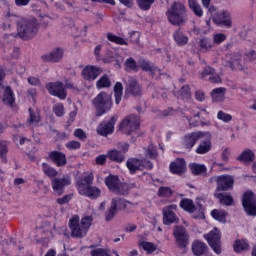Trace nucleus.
<instances>
[{
    "label": "nucleus",
    "instance_id": "obj_1",
    "mask_svg": "<svg viewBox=\"0 0 256 256\" xmlns=\"http://www.w3.org/2000/svg\"><path fill=\"white\" fill-rule=\"evenodd\" d=\"M166 16L169 23L176 27H182V25H185L189 21L187 8L181 2H173L166 11Z\"/></svg>",
    "mask_w": 256,
    "mask_h": 256
},
{
    "label": "nucleus",
    "instance_id": "obj_2",
    "mask_svg": "<svg viewBox=\"0 0 256 256\" xmlns=\"http://www.w3.org/2000/svg\"><path fill=\"white\" fill-rule=\"evenodd\" d=\"M93 179V173H90L77 181L76 187L80 195L89 197V199H98V197H101V190L96 186H91Z\"/></svg>",
    "mask_w": 256,
    "mask_h": 256
},
{
    "label": "nucleus",
    "instance_id": "obj_3",
    "mask_svg": "<svg viewBox=\"0 0 256 256\" xmlns=\"http://www.w3.org/2000/svg\"><path fill=\"white\" fill-rule=\"evenodd\" d=\"M39 31V24L35 18L27 19L21 18L18 22L17 35L24 41H29L37 35Z\"/></svg>",
    "mask_w": 256,
    "mask_h": 256
},
{
    "label": "nucleus",
    "instance_id": "obj_4",
    "mask_svg": "<svg viewBox=\"0 0 256 256\" xmlns=\"http://www.w3.org/2000/svg\"><path fill=\"white\" fill-rule=\"evenodd\" d=\"M92 222L93 216H86L81 219V222H79L78 216L70 219L69 227L72 237H75L76 239H82V237H85L87 235V231H89V227H91Z\"/></svg>",
    "mask_w": 256,
    "mask_h": 256
},
{
    "label": "nucleus",
    "instance_id": "obj_5",
    "mask_svg": "<svg viewBox=\"0 0 256 256\" xmlns=\"http://www.w3.org/2000/svg\"><path fill=\"white\" fill-rule=\"evenodd\" d=\"M92 105L96 110V117H101L113 107V98L111 94L102 91L93 100Z\"/></svg>",
    "mask_w": 256,
    "mask_h": 256
},
{
    "label": "nucleus",
    "instance_id": "obj_6",
    "mask_svg": "<svg viewBox=\"0 0 256 256\" xmlns=\"http://www.w3.org/2000/svg\"><path fill=\"white\" fill-rule=\"evenodd\" d=\"M105 185L114 195H129V186L126 183H121L119 176H107L105 178Z\"/></svg>",
    "mask_w": 256,
    "mask_h": 256
},
{
    "label": "nucleus",
    "instance_id": "obj_7",
    "mask_svg": "<svg viewBox=\"0 0 256 256\" xmlns=\"http://www.w3.org/2000/svg\"><path fill=\"white\" fill-rule=\"evenodd\" d=\"M208 13L212 18V21L215 25H219L220 27H226V29H231L233 22H231V18L229 17V12L227 11H217V7L210 6L208 9Z\"/></svg>",
    "mask_w": 256,
    "mask_h": 256
},
{
    "label": "nucleus",
    "instance_id": "obj_8",
    "mask_svg": "<svg viewBox=\"0 0 256 256\" xmlns=\"http://www.w3.org/2000/svg\"><path fill=\"white\" fill-rule=\"evenodd\" d=\"M126 167L129 170L130 175H135L137 171H143V169H153V163L145 159L131 157L126 161Z\"/></svg>",
    "mask_w": 256,
    "mask_h": 256
},
{
    "label": "nucleus",
    "instance_id": "obj_9",
    "mask_svg": "<svg viewBox=\"0 0 256 256\" xmlns=\"http://www.w3.org/2000/svg\"><path fill=\"white\" fill-rule=\"evenodd\" d=\"M204 239L216 255H221V231L219 229L213 228L208 234L204 235Z\"/></svg>",
    "mask_w": 256,
    "mask_h": 256
},
{
    "label": "nucleus",
    "instance_id": "obj_10",
    "mask_svg": "<svg viewBox=\"0 0 256 256\" xmlns=\"http://www.w3.org/2000/svg\"><path fill=\"white\" fill-rule=\"evenodd\" d=\"M209 183H217L216 191H229L233 189L235 179L229 175L213 176L209 179Z\"/></svg>",
    "mask_w": 256,
    "mask_h": 256
},
{
    "label": "nucleus",
    "instance_id": "obj_11",
    "mask_svg": "<svg viewBox=\"0 0 256 256\" xmlns=\"http://www.w3.org/2000/svg\"><path fill=\"white\" fill-rule=\"evenodd\" d=\"M141 125V120L139 116L132 114L126 117L120 124V129L125 133V135H131L133 131H137Z\"/></svg>",
    "mask_w": 256,
    "mask_h": 256
},
{
    "label": "nucleus",
    "instance_id": "obj_12",
    "mask_svg": "<svg viewBox=\"0 0 256 256\" xmlns=\"http://www.w3.org/2000/svg\"><path fill=\"white\" fill-rule=\"evenodd\" d=\"M242 205L247 215L256 216V196L253 191H247L243 195Z\"/></svg>",
    "mask_w": 256,
    "mask_h": 256
},
{
    "label": "nucleus",
    "instance_id": "obj_13",
    "mask_svg": "<svg viewBox=\"0 0 256 256\" xmlns=\"http://www.w3.org/2000/svg\"><path fill=\"white\" fill-rule=\"evenodd\" d=\"M163 223L164 225H173V223H179V217L177 216V204H170L162 209Z\"/></svg>",
    "mask_w": 256,
    "mask_h": 256
},
{
    "label": "nucleus",
    "instance_id": "obj_14",
    "mask_svg": "<svg viewBox=\"0 0 256 256\" xmlns=\"http://www.w3.org/2000/svg\"><path fill=\"white\" fill-rule=\"evenodd\" d=\"M178 249H187L189 245V233L183 226H176L173 231Z\"/></svg>",
    "mask_w": 256,
    "mask_h": 256
},
{
    "label": "nucleus",
    "instance_id": "obj_15",
    "mask_svg": "<svg viewBox=\"0 0 256 256\" xmlns=\"http://www.w3.org/2000/svg\"><path fill=\"white\" fill-rule=\"evenodd\" d=\"M46 89L50 95H54V97H59V99H67V92L65 91V87L61 82H50L46 84Z\"/></svg>",
    "mask_w": 256,
    "mask_h": 256
},
{
    "label": "nucleus",
    "instance_id": "obj_16",
    "mask_svg": "<svg viewBox=\"0 0 256 256\" xmlns=\"http://www.w3.org/2000/svg\"><path fill=\"white\" fill-rule=\"evenodd\" d=\"M125 93L127 95H132L133 97H141L143 90L135 78L128 77L126 81Z\"/></svg>",
    "mask_w": 256,
    "mask_h": 256
},
{
    "label": "nucleus",
    "instance_id": "obj_17",
    "mask_svg": "<svg viewBox=\"0 0 256 256\" xmlns=\"http://www.w3.org/2000/svg\"><path fill=\"white\" fill-rule=\"evenodd\" d=\"M71 185L69 177L55 178L52 180V189L58 197L65 193V187Z\"/></svg>",
    "mask_w": 256,
    "mask_h": 256
},
{
    "label": "nucleus",
    "instance_id": "obj_18",
    "mask_svg": "<svg viewBox=\"0 0 256 256\" xmlns=\"http://www.w3.org/2000/svg\"><path fill=\"white\" fill-rule=\"evenodd\" d=\"M117 119H119L117 116H113L109 122H102L97 128L98 135H102V137L111 135V133L115 131V123H117Z\"/></svg>",
    "mask_w": 256,
    "mask_h": 256
},
{
    "label": "nucleus",
    "instance_id": "obj_19",
    "mask_svg": "<svg viewBox=\"0 0 256 256\" xmlns=\"http://www.w3.org/2000/svg\"><path fill=\"white\" fill-rule=\"evenodd\" d=\"M242 63L243 60L241 54L233 53L225 56L224 65L232 70L241 69Z\"/></svg>",
    "mask_w": 256,
    "mask_h": 256
},
{
    "label": "nucleus",
    "instance_id": "obj_20",
    "mask_svg": "<svg viewBox=\"0 0 256 256\" xmlns=\"http://www.w3.org/2000/svg\"><path fill=\"white\" fill-rule=\"evenodd\" d=\"M103 73V68L97 66H86L82 70V77L85 81H95Z\"/></svg>",
    "mask_w": 256,
    "mask_h": 256
},
{
    "label": "nucleus",
    "instance_id": "obj_21",
    "mask_svg": "<svg viewBox=\"0 0 256 256\" xmlns=\"http://www.w3.org/2000/svg\"><path fill=\"white\" fill-rule=\"evenodd\" d=\"M63 48H55L51 53L41 56L43 63H59L63 59Z\"/></svg>",
    "mask_w": 256,
    "mask_h": 256
},
{
    "label": "nucleus",
    "instance_id": "obj_22",
    "mask_svg": "<svg viewBox=\"0 0 256 256\" xmlns=\"http://www.w3.org/2000/svg\"><path fill=\"white\" fill-rule=\"evenodd\" d=\"M201 79H205L210 83H221V76L217 74L215 68L206 66L201 73Z\"/></svg>",
    "mask_w": 256,
    "mask_h": 256
},
{
    "label": "nucleus",
    "instance_id": "obj_23",
    "mask_svg": "<svg viewBox=\"0 0 256 256\" xmlns=\"http://www.w3.org/2000/svg\"><path fill=\"white\" fill-rule=\"evenodd\" d=\"M211 147V134L209 132H204V137L200 141L196 149V153L198 155H205L206 153H209V151H211Z\"/></svg>",
    "mask_w": 256,
    "mask_h": 256
},
{
    "label": "nucleus",
    "instance_id": "obj_24",
    "mask_svg": "<svg viewBox=\"0 0 256 256\" xmlns=\"http://www.w3.org/2000/svg\"><path fill=\"white\" fill-rule=\"evenodd\" d=\"M48 157L56 167H65L67 165V156L61 151H51Z\"/></svg>",
    "mask_w": 256,
    "mask_h": 256
},
{
    "label": "nucleus",
    "instance_id": "obj_25",
    "mask_svg": "<svg viewBox=\"0 0 256 256\" xmlns=\"http://www.w3.org/2000/svg\"><path fill=\"white\" fill-rule=\"evenodd\" d=\"M205 137V132H192L184 137V145L186 149H193L199 139Z\"/></svg>",
    "mask_w": 256,
    "mask_h": 256
},
{
    "label": "nucleus",
    "instance_id": "obj_26",
    "mask_svg": "<svg viewBox=\"0 0 256 256\" xmlns=\"http://www.w3.org/2000/svg\"><path fill=\"white\" fill-rule=\"evenodd\" d=\"M186 170L187 163H185V159L183 158H178L175 160V162H172L170 164V171L175 175H183V173H185Z\"/></svg>",
    "mask_w": 256,
    "mask_h": 256
},
{
    "label": "nucleus",
    "instance_id": "obj_27",
    "mask_svg": "<svg viewBox=\"0 0 256 256\" xmlns=\"http://www.w3.org/2000/svg\"><path fill=\"white\" fill-rule=\"evenodd\" d=\"M2 102L4 105L8 107H15V93L13 89L9 86L5 87L3 95H2Z\"/></svg>",
    "mask_w": 256,
    "mask_h": 256
},
{
    "label": "nucleus",
    "instance_id": "obj_28",
    "mask_svg": "<svg viewBox=\"0 0 256 256\" xmlns=\"http://www.w3.org/2000/svg\"><path fill=\"white\" fill-rule=\"evenodd\" d=\"M207 249H209V247H207L205 242L196 240L192 243V252L195 256L205 255L207 253Z\"/></svg>",
    "mask_w": 256,
    "mask_h": 256
},
{
    "label": "nucleus",
    "instance_id": "obj_29",
    "mask_svg": "<svg viewBox=\"0 0 256 256\" xmlns=\"http://www.w3.org/2000/svg\"><path fill=\"white\" fill-rule=\"evenodd\" d=\"M107 157L114 163H123L125 161V154L117 149L108 151Z\"/></svg>",
    "mask_w": 256,
    "mask_h": 256
},
{
    "label": "nucleus",
    "instance_id": "obj_30",
    "mask_svg": "<svg viewBox=\"0 0 256 256\" xmlns=\"http://www.w3.org/2000/svg\"><path fill=\"white\" fill-rule=\"evenodd\" d=\"M188 7L192 11V13L195 15V17H203V8L201 7V4H199V1L197 0H188Z\"/></svg>",
    "mask_w": 256,
    "mask_h": 256
},
{
    "label": "nucleus",
    "instance_id": "obj_31",
    "mask_svg": "<svg viewBox=\"0 0 256 256\" xmlns=\"http://www.w3.org/2000/svg\"><path fill=\"white\" fill-rule=\"evenodd\" d=\"M111 87V77L109 75L104 74L96 81V89H109Z\"/></svg>",
    "mask_w": 256,
    "mask_h": 256
},
{
    "label": "nucleus",
    "instance_id": "obj_32",
    "mask_svg": "<svg viewBox=\"0 0 256 256\" xmlns=\"http://www.w3.org/2000/svg\"><path fill=\"white\" fill-rule=\"evenodd\" d=\"M173 38L177 43V45H180V46L187 45V43L189 42V38L181 32V28H178L177 30H175L173 34Z\"/></svg>",
    "mask_w": 256,
    "mask_h": 256
},
{
    "label": "nucleus",
    "instance_id": "obj_33",
    "mask_svg": "<svg viewBox=\"0 0 256 256\" xmlns=\"http://www.w3.org/2000/svg\"><path fill=\"white\" fill-rule=\"evenodd\" d=\"M127 202L125 199L120 197H115L111 201V205L116 208V210L121 211V209H126L127 213H131L129 210H127Z\"/></svg>",
    "mask_w": 256,
    "mask_h": 256
},
{
    "label": "nucleus",
    "instance_id": "obj_34",
    "mask_svg": "<svg viewBox=\"0 0 256 256\" xmlns=\"http://www.w3.org/2000/svg\"><path fill=\"white\" fill-rule=\"evenodd\" d=\"M214 196L222 205H226L231 207L233 205V197L231 195L223 194V193H215Z\"/></svg>",
    "mask_w": 256,
    "mask_h": 256
},
{
    "label": "nucleus",
    "instance_id": "obj_35",
    "mask_svg": "<svg viewBox=\"0 0 256 256\" xmlns=\"http://www.w3.org/2000/svg\"><path fill=\"white\" fill-rule=\"evenodd\" d=\"M30 116L27 119L26 125L29 127H35L39 121H41V117L39 116V112H34L31 108L29 109Z\"/></svg>",
    "mask_w": 256,
    "mask_h": 256
},
{
    "label": "nucleus",
    "instance_id": "obj_36",
    "mask_svg": "<svg viewBox=\"0 0 256 256\" xmlns=\"http://www.w3.org/2000/svg\"><path fill=\"white\" fill-rule=\"evenodd\" d=\"M211 215L216 221H219L220 223H227V213L225 210L214 209L212 210Z\"/></svg>",
    "mask_w": 256,
    "mask_h": 256
},
{
    "label": "nucleus",
    "instance_id": "obj_37",
    "mask_svg": "<svg viewBox=\"0 0 256 256\" xmlns=\"http://www.w3.org/2000/svg\"><path fill=\"white\" fill-rule=\"evenodd\" d=\"M180 207L184 209V211H187L188 213H195L196 210L195 204L191 199H182L180 201Z\"/></svg>",
    "mask_w": 256,
    "mask_h": 256
},
{
    "label": "nucleus",
    "instance_id": "obj_38",
    "mask_svg": "<svg viewBox=\"0 0 256 256\" xmlns=\"http://www.w3.org/2000/svg\"><path fill=\"white\" fill-rule=\"evenodd\" d=\"M114 95H115V103L119 105L121 103V99H123V84L121 82H116L114 85Z\"/></svg>",
    "mask_w": 256,
    "mask_h": 256
},
{
    "label": "nucleus",
    "instance_id": "obj_39",
    "mask_svg": "<svg viewBox=\"0 0 256 256\" xmlns=\"http://www.w3.org/2000/svg\"><path fill=\"white\" fill-rule=\"evenodd\" d=\"M190 170L193 175H205L207 173V167L203 164L193 163L190 165Z\"/></svg>",
    "mask_w": 256,
    "mask_h": 256
},
{
    "label": "nucleus",
    "instance_id": "obj_40",
    "mask_svg": "<svg viewBox=\"0 0 256 256\" xmlns=\"http://www.w3.org/2000/svg\"><path fill=\"white\" fill-rule=\"evenodd\" d=\"M106 37L108 41H111V43H116V45H129V42H127L125 38L119 37L111 32L107 33Z\"/></svg>",
    "mask_w": 256,
    "mask_h": 256
},
{
    "label": "nucleus",
    "instance_id": "obj_41",
    "mask_svg": "<svg viewBox=\"0 0 256 256\" xmlns=\"http://www.w3.org/2000/svg\"><path fill=\"white\" fill-rule=\"evenodd\" d=\"M42 171L50 179H55V177L58 175L57 170L47 163H42Z\"/></svg>",
    "mask_w": 256,
    "mask_h": 256
},
{
    "label": "nucleus",
    "instance_id": "obj_42",
    "mask_svg": "<svg viewBox=\"0 0 256 256\" xmlns=\"http://www.w3.org/2000/svg\"><path fill=\"white\" fill-rule=\"evenodd\" d=\"M9 153V142L0 141V158L3 163H7V154Z\"/></svg>",
    "mask_w": 256,
    "mask_h": 256
},
{
    "label": "nucleus",
    "instance_id": "obj_43",
    "mask_svg": "<svg viewBox=\"0 0 256 256\" xmlns=\"http://www.w3.org/2000/svg\"><path fill=\"white\" fill-rule=\"evenodd\" d=\"M237 159L243 163H249V161H253V159H255V154L251 150H245Z\"/></svg>",
    "mask_w": 256,
    "mask_h": 256
},
{
    "label": "nucleus",
    "instance_id": "obj_44",
    "mask_svg": "<svg viewBox=\"0 0 256 256\" xmlns=\"http://www.w3.org/2000/svg\"><path fill=\"white\" fill-rule=\"evenodd\" d=\"M211 97L213 101H223L225 97V88H215L211 92Z\"/></svg>",
    "mask_w": 256,
    "mask_h": 256
},
{
    "label": "nucleus",
    "instance_id": "obj_45",
    "mask_svg": "<svg viewBox=\"0 0 256 256\" xmlns=\"http://www.w3.org/2000/svg\"><path fill=\"white\" fill-rule=\"evenodd\" d=\"M249 249V244L245 240H236L234 243V251L236 253H241L242 251H247Z\"/></svg>",
    "mask_w": 256,
    "mask_h": 256
},
{
    "label": "nucleus",
    "instance_id": "obj_46",
    "mask_svg": "<svg viewBox=\"0 0 256 256\" xmlns=\"http://www.w3.org/2000/svg\"><path fill=\"white\" fill-rule=\"evenodd\" d=\"M5 19H7V21H10V23H16L17 24V29L19 28V22L21 21V16L17 15V14H13L11 12V10H8L6 12V14L4 15Z\"/></svg>",
    "mask_w": 256,
    "mask_h": 256
},
{
    "label": "nucleus",
    "instance_id": "obj_47",
    "mask_svg": "<svg viewBox=\"0 0 256 256\" xmlns=\"http://www.w3.org/2000/svg\"><path fill=\"white\" fill-rule=\"evenodd\" d=\"M199 47L204 51H209L213 47V42L211 38H201L199 41Z\"/></svg>",
    "mask_w": 256,
    "mask_h": 256
},
{
    "label": "nucleus",
    "instance_id": "obj_48",
    "mask_svg": "<svg viewBox=\"0 0 256 256\" xmlns=\"http://www.w3.org/2000/svg\"><path fill=\"white\" fill-rule=\"evenodd\" d=\"M231 155V152L229 151V149H225L222 152V162H216L215 165H217V167H224V165H227L229 163V156Z\"/></svg>",
    "mask_w": 256,
    "mask_h": 256
},
{
    "label": "nucleus",
    "instance_id": "obj_49",
    "mask_svg": "<svg viewBox=\"0 0 256 256\" xmlns=\"http://www.w3.org/2000/svg\"><path fill=\"white\" fill-rule=\"evenodd\" d=\"M153 3H155V0H138V7H140L142 11H149Z\"/></svg>",
    "mask_w": 256,
    "mask_h": 256
},
{
    "label": "nucleus",
    "instance_id": "obj_50",
    "mask_svg": "<svg viewBox=\"0 0 256 256\" xmlns=\"http://www.w3.org/2000/svg\"><path fill=\"white\" fill-rule=\"evenodd\" d=\"M145 151V156L148 157L149 159H155L157 157V149L153 144L149 145Z\"/></svg>",
    "mask_w": 256,
    "mask_h": 256
},
{
    "label": "nucleus",
    "instance_id": "obj_51",
    "mask_svg": "<svg viewBox=\"0 0 256 256\" xmlns=\"http://www.w3.org/2000/svg\"><path fill=\"white\" fill-rule=\"evenodd\" d=\"M157 195L158 197H173V190L169 187H160Z\"/></svg>",
    "mask_w": 256,
    "mask_h": 256
},
{
    "label": "nucleus",
    "instance_id": "obj_52",
    "mask_svg": "<svg viewBox=\"0 0 256 256\" xmlns=\"http://www.w3.org/2000/svg\"><path fill=\"white\" fill-rule=\"evenodd\" d=\"M139 65L143 71H150L151 73H153V71H155V67H153L151 62H149L147 60H143V59L140 60Z\"/></svg>",
    "mask_w": 256,
    "mask_h": 256
},
{
    "label": "nucleus",
    "instance_id": "obj_53",
    "mask_svg": "<svg viewBox=\"0 0 256 256\" xmlns=\"http://www.w3.org/2000/svg\"><path fill=\"white\" fill-rule=\"evenodd\" d=\"M117 208L114 207L112 204L110 205V208L108 209V211H106L105 213V220L106 221H112L115 217V215H117Z\"/></svg>",
    "mask_w": 256,
    "mask_h": 256
},
{
    "label": "nucleus",
    "instance_id": "obj_54",
    "mask_svg": "<svg viewBox=\"0 0 256 256\" xmlns=\"http://www.w3.org/2000/svg\"><path fill=\"white\" fill-rule=\"evenodd\" d=\"M53 113L56 117H63L65 115V107L63 104L58 103L53 107Z\"/></svg>",
    "mask_w": 256,
    "mask_h": 256
},
{
    "label": "nucleus",
    "instance_id": "obj_55",
    "mask_svg": "<svg viewBox=\"0 0 256 256\" xmlns=\"http://www.w3.org/2000/svg\"><path fill=\"white\" fill-rule=\"evenodd\" d=\"M65 147L69 151H77V149H81V143L79 141L71 140L65 144Z\"/></svg>",
    "mask_w": 256,
    "mask_h": 256
},
{
    "label": "nucleus",
    "instance_id": "obj_56",
    "mask_svg": "<svg viewBox=\"0 0 256 256\" xmlns=\"http://www.w3.org/2000/svg\"><path fill=\"white\" fill-rule=\"evenodd\" d=\"M126 71H135L137 69V62L133 59V57H130L125 62Z\"/></svg>",
    "mask_w": 256,
    "mask_h": 256
},
{
    "label": "nucleus",
    "instance_id": "obj_57",
    "mask_svg": "<svg viewBox=\"0 0 256 256\" xmlns=\"http://www.w3.org/2000/svg\"><path fill=\"white\" fill-rule=\"evenodd\" d=\"M217 118L220 120V121H223L224 123H229L230 121L233 120V116H231L230 114H227L223 111H219L218 114H217Z\"/></svg>",
    "mask_w": 256,
    "mask_h": 256
},
{
    "label": "nucleus",
    "instance_id": "obj_58",
    "mask_svg": "<svg viewBox=\"0 0 256 256\" xmlns=\"http://www.w3.org/2000/svg\"><path fill=\"white\" fill-rule=\"evenodd\" d=\"M141 247L144 249V251H147V253H153L154 251H157V246L151 242H142Z\"/></svg>",
    "mask_w": 256,
    "mask_h": 256
},
{
    "label": "nucleus",
    "instance_id": "obj_59",
    "mask_svg": "<svg viewBox=\"0 0 256 256\" xmlns=\"http://www.w3.org/2000/svg\"><path fill=\"white\" fill-rule=\"evenodd\" d=\"M226 40H227V35L223 33H217L213 36V43L215 45H221V43H223Z\"/></svg>",
    "mask_w": 256,
    "mask_h": 256
},
{
    "label": "nucleus",
    "instance_id": "obj_60",
    "mask_svg": "<svg viewBox=\"0 0 256 256\" xmlns=\"http://www.w3.org/2000/svg\"><path fill=\"white\" fill-rule=\"evenodd\" d=\"M180 95L183 97V99H189V97H191V88H189V85L181 87Z\"/></svg>",
    "mask_w": 256,
    "mask_h": 256
},
{
    "label": "nucleus",
    "instance_id": "obj_61",
    "mask_svg": "<svg viewBox=\"0 0 256 256\" xmlns=\"http://www.w3.org/2000/svg\"><path fill=\"white\" fill-rule=\"evenodd\" d=\"M74 137H76L80 141H85L87 139V133H85L83 129L78 128L74 131Z\"/></svg>",
    "mask_w": 256,
    "mask_h": 256
},
{
    "label": "nucleus",
    "instance_id": "obj_62",
    "mask_svg": "<svg viewBox=\"0 0 256 256\" xmlns=\"http://www.w3.org/2000/svg\"><path fill=\"white\" fill-rule=\"evenodd\" d=\"M117 148L121 150V153L125 155L127 151H129V143L126 142H118L117 143Z\"/></svg>",
    "mask_w": 256,
    "mask_h": 256
},
{
    "label": "nucleus",
    "instance_id": "obj_63",
    "mask_svg": "<svg viewBox=\"0 0 256 256\" xmlns=\"http://www.w3.org/2000/svg\"><path fill=\"white\" fill-rule=\"evenodd\" d=\"M71 201V195H65L62 198H58L56 200V203H58V205H66V203H69Z\"/></svg>",
    "mask_w": 256,
    "mask_h": 256
},
{
    "label": "nucleus",
    "instance_id": "obj_64",
    "mask_svg": "<svg viewBox=\"0 0 256 256\" xmlns=\"http://www.w3.org/2000/svg\"><path fill=\"white\" fill-rule=\"evenodd\" d=\"M246 57L248 61H256V51L250 50L248 53H246Z\"/></svg>",
    "mask_w": 256,
    "mask_h": 256
}]
</instances>
